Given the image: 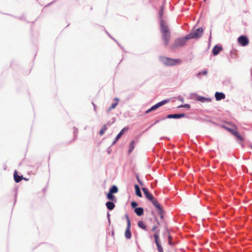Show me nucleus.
<instances>
[{
	"mask_svg": "<svg viewBox=\"0 0 252 252\" xmlns=\"http://www.w3.org/2000/svg\"><path fill=\"white\" fill-rule=\"evenodd\" d=\"M117 103H113L112 104L111 107H110V109H114L116 107V106H117Z\"/></svg>",
	"mask_w": 252,
	"mask_h": 252,
	"instance_id": "32",
	"label": "nucleus"
},
{
	"mask_svg": "<svg viewBox=\"0 0 252 252\" xmlns=\"http://www.w3.org/2000/svg\"><path fill=\"white\" fill-rule=\"evenodd\" d=\"M137 179L138 182L139 183V184L141 186H143V184H142V182L140 181V179H139V177L138 176H137Z\"/></svg>",
	"mask_w": 252,
	"mask_h": 252,
	"instance_id": "34",
	"label": "nucleus"
},
{
	"mask_svg": "<svg viewBox=\"0 0 252 252\" xmlns=\"http://www.w3.org/2000/svg\"><path fill=\"white\" fill-rule=\"evenodd\" d=\"M152 203L156 207L158 213L160 215L161 219L163 218V211L160 204L158 202L156 199L153 200Z\"/></svg>",
	"mask_w": 252,
	"mask_h": 252,
	"instance_id": "7",
	"label": "nucleus"
},
{
	"mask_svg": "<svg viewBox=\"0 0 252 252\" xmlns=\"http://www.w3.org/2000/svg\"><path fill=\"white\" fill-rule=\"evenodd\" d=\"M188 39H189L188 38V36L184 37L177 38L175 40L174 43L172 45V47L173 48H176L178 47L182 46L186 44L187 41Z\"/></svg>",
	"mask_w": 252,
	"mask_h": 252,
	"instance_id": "4",
	"label": "nucleus"
},
{
	"mask_svg": "<svg viewBox=\"0 0 252 252\" xmlns=\"http://www.w3.org/2000/svg\"><path fill=\"white\" fill-rule=\"evenodd\" d=\"M118 188L116 186H113L109 189V192L111 193H115L118 192Z\"/></svg>",
	"mask_w": 252,
	"mask_h": 252,
	"instance_id": "23",
	"label": "nucleus"
},
{
	"mask_svg": "<svg viewBox=\"0 0 252 252\" xmlns=\"http://www.w3.org/2000/svg\"><path fill=\"white\" fill-rule=\"evenodd\" d=\"M153 236L154 237L155 241L157 246L158 252H164L163 249L161 245L159 244V231L155 232Z\"/></svg>",
	"mask_w": 252,
	"mask_h": 252,
	"instance_id": "8",
	"label": "nucleus"
},
{
	"mask_svg": "<svg viewBox=\"0 0 252 252\" xmlns=\"http://www.w3.org/2000/svg\"><path fill=\"white\" fill-rule=\"evenodd\" d=\"M106 128V127H104L102 129H101L100 131H99V134L100 135H102L103 134V133H104V132L105 131Z\"/></svg>",
	"mask_w": 252,
	"mask_h": 252,
	"instance_id": "28",
	"label": "nucleus"
},
{
	"mask_svg": "<svg viewBox=\"0 0 252 252\" xmlns=\"http://www.w3.org/2000/svg\"><path fill=\"white\" fill-rule=\"evenodd\" d=\"M204 1H206V0H204Z\"/></svg>",
	"mask_w": 252,
	"mask_h": 252,
	"instance_id": "37",
	"label": "nucleus"
},
{
	"mask_svg": "<svg viewBox=\"0 0 252 252\" xmlns=\"http://www.w3.org/2000/svg\"><path fill=\"white\" fill-rule=\"evenodd\" d=\"M131 206L132 208H135L137 206V204L136 202L133 201L131 203Z\"/></svg>",
	"mask_w": 252,
	"mask_h": 252,
	"instance_id": "29",
	"label": "nucleus"
},
{
	"mask_svg": "<svg viewBox=\"0 0 252 252\" xmlns=\"http://www.w3.org/2000/svg\"><path fill=\"white\" fill-rule=\"evenodd\" d=\"M168 243L170 245H172V242H171V239H172V237L170 235H168Z\"/></svg>",
	"mask_w": 252,
	"mask_h": 252,
	"instance_id": "31",
	"label": "nucleus"
},
{
	"mask_svg": "<svg viewBox=\"0 0 252 252\" xmlns=\"http://www.w3.org/2000/svg\"><path fill=\"white\" fill-rule=\"evenodd\" d=\"M178 99L182 102L184 101V98L183 97H179Z\"/></svg>",
	"mask_w": 252,
	"mask_h": 252,
	"instance_id": "35",
	"label": "nucleus"
},
{
	"mask_svg": "<svg viewBox=\"0 0 252 252\" xmlns=\"http://www.w3.org/2000/svg\"><path fill=\"white\" fill-rule=\"evenodd\" d=\"M222 48L220 46H215L213 49V54L214 56L217 55L221 50Z\"/></svg>",
	"mask_w": 252,
	"mask_h": 252,
	"instance_id": "14",
	"label": "nucleus"
},
{
	"mask_svg": "<svg viewBox=\"0 0 252 252\" xmlns=\"http://www.w3.org/2000/svg\"><path fill=\"white\" fill-rule=\"evenodd\" d=\"M238 41L243 46H245L249 44L248 38L246 36L243 35H241L238 37Z\"/></svg>",
	"mask_w": 252,
	"mask_h": 252,
	"instance_id": "11",
	"label": "nucleus"
},
{
	"mask_svg": "<svg viewBox=\"0 0 252 252\" xmlns=\"http://www.w3.org/2000/svg\"><path fill=\"white\" fill-rule=\"evenodd\" d=\"M134 141H132L129 144V148L128 150V153H130L134 148Z\"/></svg>",
	"mask_w": 252,
	"mask_h": 252,
	"instance_id": "24",
	"label": "nucleus"
},
{
	"mask_svg": "<svg viewBox=\"0 0 252 252\" xmlns=\"http://www.w3.org/2000/svg\"><path fill=\"white\" fill-rule=\"evenodd\" d=\"M127 130V128H126V127L124 128L120 132V133L117 135V136L116 137L115 140L113 142V144H115L123 135V134L125 132H126Z\"/></svg>",
	"mask_w": 252,
	"mask_h": 252,
	"instance_id": "17",
	"label": "nucleus"
},
{
	"mask_svg": "<svg viewBox=\"0 0 252 252\" xmlns=\"http://www.w3.org/2000/svg\"><path fill=\"white\" fill-rule=\"evenodd\" d=\"M106 206L107 208H108V209H109L110 210H113L115 208V206L114 203L112 202H111V201L106 202Z\"/></svg>",
	"mask_w": 252,
	"mask_h": 252,
	"instance_id": "19",
	"label": "nucleus"
},
{
	"mask_svg": "<svg viewBox=\"0 0 252 252\" xmlns=\"http://www.w3.org/2000/svg\"><path fill=\"white\" fill-rule=\"evenodd\" d=\"M168 100L164 99V100H163L162 101H161L160 102H159L158 103L156 104L154 106H152L150 108L148 109L146 111V113H149L150 112H152V111H153L154 110H156L158 108H159V107L163 106L165 104H166L167 102H168Z\"/></svg>",
	"mask_w": 252,
	"mask_h": 252,
	"instance_id": "6",
	"label": "nucleus"
},
{
	"mask_svg": "<svg viewBox=\"0 0 252 252\" xmlns=\"http://www.w3.org/2000/svg\"><path fill=\"white\" fill-rule=\"evenodd\" d=\"M162 33V38L164 41V44L165 46H167L169 42V39L171 37L170 32H165Z\"/></svg>",
	"mask_w": 252,
	"mask_h": 252,
	"instance_id": "10",
	"label": "nucleus"
},
{
	"mask_svg": "<svg viewBox=\"0 0 252 252\" xmlns=\"http://www.w3.org/2000/svg\"><path fill=\"white\" fill-rule=\"evenodd\" d=\"M185 116V114H170L167 116V118H173V119H180L181 118H183Z\"/></svg>",
	"mask_w": 252,
	"mask_h": 252,
	"instance_id": "13",
	"label": "nucleus"
},
{
	"mask_svg": "<svg viewBox=\"0 0 252 252\" xmlns=\"http://www.w3.org/2000/svg\"><path fill=\"white\" fill-rule=\"evenodd\" d=\"M138 225L140 228H141L144 230H146V225H145V223L143 221H142V220L139 221V222L138 223Z\"/></svg>",
	"mask_w": 252,
	"mask_h": 252,
	"instance_id": "22",
	"label": "nucleus"
},
{
	"mask_svg": "<svg viewBox=\"0 0 252 252\" xmlns=\"http://www.w3.org/2000/svg\"><path fill=\"white\" fill-rule=\"evenodd\" d=\"M125 217L126 220L127 222V226L125 232V236L126 238L127 239H129L131 237V234L130 232V227H131V223H130V220L129 218V217L128 215L126 214L125 215Z\"/></svg>",
	"mask_w": 252,
	"mask_h": 252,
	"instance_id": "5",
	"label": "nucleus"
},
{
	"mask_svg": "<svg viewBox=\"0 0 252 252\" xmlns=\"http://www.w3.org/2000/svg\"><path fill=\"white\" fill-rule=\"evenodd\" d=\"M179 107H185V108H190V105L188 104H186L185 105H181L179 106Z\"/></svg>",
	"mask_w": 252,
	"mask_h": 252,
	"instance_id": "30",
	"label": "nucleus"
},
{
	"mask_svg": "<svg viewBox=\"0 0 252 252\" xmlns=\"http://www.w3.org/2000/svg\"><path fill=\"white\" fill-rule=\"evenodd\" d=\"M197 100L202 102H210L211 101L210 98L203 96H198L197 97Z\"/></svg>",
	"mask_w": 252,
	"mask_h": 252,
	"instance_id": "20",
	"label": "nucleus"
},
{
	"mask_svg": "<svg viewBox=\"0 0 252 252\" xmlns=\"http://www.w3.org/2000/svg\"><path fill=\"white\" fill-rule=\"evenodd\" d=\"M160 61L165 65L172 66L181 63L182 61L180 59H174L164 57H160Z\"/></svg>",
	"mask_w": 252,
	"mask_h": 252,
	"instance_id": "1",
	"label": "nucleus"
},
{
	"mask_svg": "<svg viewBox=\"0 0 252 252\" xmlns=\"http://www.w3.org/2000/svg\"><path fill=\"white\" fill-rule=\"evenodd\" d=\"M107 197L109 200H113L115 196L113 195V193L109 192L107 194Z\"/></svg>",
	"mask_w": 252,
	"mask_h": 252,
	"instance_id": "25",
	"label": "nucleus"
},
{
	"mask_svg": "<svg viewBox=\"0 0 252 252\" xmlns=\"http://www.w3.org/2000/svg\"><path fill=\"white\" fill-rule=\"evenodd\" d=\"M225 128L228 131L231 133L233 135H234L238 140L243 141V137L242 134H241L238 132L237 127H223Z\"/></svg>",
	"mask_w": 252,
	"mask_h": 252,
	"instance_id": "2",
	"label": "nucleus"
},
{
	"mask_svg": "<svg viewBox=\"0 0 252 252\" xmlns=\"http://www.w3.org/2000/svg\"><path fill=\"white\" fill-rule=\"evenodd\" d=\"M116 100L117 101H118V98H116Z\"/></svg>",
	"mask_w": 252,
	"mask_h": 252,
	"instance_id": "36",
	"label": "nucleus"
},
{
	"mask_svg": "<svg viewBox=\"0 0 252 252\" xmlns=\"http://www.w3.org/2000/svg\"><path fill=\"white\" fill-rule=\"evenodd\" d=\"M14 179L16 183H19L23 179V177L22 176L18 175L17 171L15 170L14 172Z\"/></svg>",
	"mask_w": 252,
	"mask_h": 252,
	"instance_id": "15",
	"label": "nucleus"
},
{
	"mask_svg": "<svg viewBox=\"0 0 252 252\" xmlns=\"http://www.w3.org/2000/svg\"><path fill=\"white\" fill-rule=\"evenodd\" d=\"M203 29L199 28L196 30H193L187 36L189 39L197 38L200 37L203 33Z\"/></svg>",
	"mask_w": 252,
	"mask_h": 252,
	"instance_id": "3",
	"label": "nucleus"
},
{
	"mask_svg": "<svg viewBox=\"0 0 252 252\" xmlns=\"http://www.w3.org/2000/svg\"><path fill=\"white\" fill-rule=\"evenodd\" d=\"M225 94L222 93L216 92L215 93V97L217 100H220L225 98Z\"/></svg>",
	"mask_w": 252,
	"mask_h": 252,
	"instance_id": "16",
	"label": "nucleus"
},
{
	"mask_svg": "<svg viewBox=\"0 0 252 252\" xmlns=\"http://www.w3.org/2000/svg\"><path fill=\"white\" fill-rule=\"evenodd\" d=\"M207 73V71L206 70H204L203 71H202L201 72H199L198 73H197V74L196 75L197 77L199 78L200 77V75L201 74H203V75H206Z\"/></svg>",
	"mask_w": 252,
	"mask_h": 252,
	"instance_id": "27",
	"label": "nucleus"
},
{
	"mask_svg": "<svg viewBox=\"0 0 252 252\" xmlns=\"http://www.w3.org/2000/svg\"><path fill=\"white\" fill-rule=\"evenodd\" d=\"M142 190L145 195L146 198L150 201L152 202L156 198L153 196V195L150 193L148 190V189L146 188H143Z\"/></svg>",
	"mask_w": 252,
	"mask_h": 252,
	"instance_id": "12",
	"label": "nucleus"
},
{
	"mask_svg": "<svg viewBox=\"0 0 252 252\" xmlns=\"http://www.w3.org/2000/svg\"><path fill=\"white\" fill-rule=\"evenodd\" d=\"M160 26L161 33L170 32L167 23L164 20H160Z\"/></svg>",
	"mask_w": 252,
	"mask_h": 252,
	"instance_id": "9",
	"label": "nucleus"
},
{
	"mask_svg": "<svg viewBox=\"0 0 252 252\" xmlns=\"http://www.w3.org/2000/svg\"><path fill=\"white\" fill-rule=\"evenodd\" d=\"M157 226L156 225H154V226L152 227V230L153 231H155V232H156V231H158V230H157V231H156V230L157 229ZM158 231H159V230H158Z\"/></svg>",
	"mask_w": 252,
	"mask_h": 252,
	"instance_id": "33",
	"label": "nucleus"
},
{
	"mask_svg": "<svg viewBox=\"0 0 252 252\" xmlns=\"http://www.w3.org/2000/svg\"><path fill=\"white\" fill-rule=\"evenodd\" d=\"M163 6H161L160 7V11L159 12V17L160 18V20L162 19V17L163 16Z\"/></svg>",
	"mask_w": 252,
	"mask_h": 252,
	"instance_id": "26",
	"label": "nucleus"
},
{
	"mask_svg": "<svg viewBox=\"0 0 252 252\" xmlns=\"http://www.w3.org/2000/svg\"><path fill=\"white\" fill-rule=\"evenodd\" d=\"M134 211L138 216L142 215L144 212L143 209L141 207L135 208Z\"/></svg>",
	"mask_w": 252,
	"mask_h": 252,
	"instance_id": "18",
	"label": "nucleus"
},
{
	"mask_svg": "<svg viewBox=\"0 0 252 252\" xmlns=\"http://www.w3.org/2000/svg\"><path fill=\"white\" fill-rule=\"evenodd\" d=\"M135 193L139 197H142V194L140 191V188L137 185H135Z\"/></svg>",
	"mask_w": 252,
	"mask_h": 252,
	"instance_id": "21",
	"label": "nucleus"
}]
</instances>
